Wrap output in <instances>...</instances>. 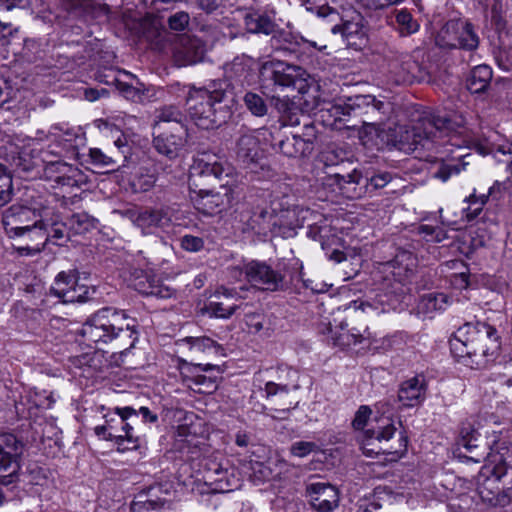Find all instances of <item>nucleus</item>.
<instances>
[{"label": "nucleus", "mask_w": 512, "mask_h": 512, "mask_svg": "<svg viewBox=\"0 0 512 512\" xmlns=\"http://www.w3.org/2000/svg\"><path fill=\"white\" fill-rule=\"evenodd\" d=\"M234 92L228 80L212 81L205 87L191 88L187 96L190 118L201 129H216L227 122Z\"/></svg>", "instance_id": "nucleus-1"}, {"label": "nucleus", "mask_w": 512, "mask_h": 512, "mask_svg": "<svg viewBox=\"0 0 512 512\" xmlns=\"http://www.w3.org/2000/svg\"><path fill=\"white\" fill-rule=\"evenodd\" d=\"M80 335L90 343L119 342L118 348L134 347L138 340L137 321L123 310L104 307L91 315L82 325Z\"/></svg>", "instance_id": "nucleus-2"}, {"label": "nucleus", "mask_w": 512, "mask_h": 512, "mask_svg": "<svg viewBox=\"0 0 512 512\" xmlns=\"http://www.w3.org/2000/svg\"><path fill=\"white\" fill-rule=\"evenodd\" d=\"M498 340V331L488 323L466 322L454 333L450 350L459 361L479 368L486 364L487 356L499 348Z\"/></svg>", "instance_id": "nucleus-3"}, {"label": "nucleus", "mask_w": 512, "mask_h": 512, "mask_svg": "<svg viewBox=\"0 0 512 512\" xmlns=\"http://www.w3.org/2000/svg\"><path fill=\"white\" fill-rule=\"evenodd\" d=\"M193 170L203 176H213L220 181L227 179L220 185L219 191L200 190L197 193L193 203L199 212L212 216L232 205L235 195L238 194V186L234 183V169L231 165L203 156L195 161Z\"/></svg>", "instance_id": "nucleus-4"}, {"label": "nucleus", "mask_w": 512, "mask_h": 512, "mask_svg": "<svg viewBox=\"0 0 512 512\" xmlns=\"http://www.w3.org/2000/svg\"><path fill=\"white\" fill-rule=\"evenodd\" d=\"M397 428L389 418H381L378 425L363 431L359 435V441L363 453L368 457L385 454L390 456V461H396L407 450V437L400 431L398 438L394 439Z\"/></svg>", "instance_id": "nucleus-5"}, {"label": "nucleus", "mask_w": 512, "mask_h": 512, "mask_svg": "<svg viewBox=\"0 0 512 512\" xmlns=\"http://www.w3.org/2000/svg\"><path fill=\"white\" fill-rule=\"evenodd\" d=\"M476 490L482 501L493 506H506L512 497V467L503 457L483 466L476 477Z\"/></svg>", "instance_id": "nucleus-6"}, {"label": "nucleus", "mask_w": 512, "mask_h": 512, "mask_svg": "<svg viewBox=\"0 0 512 512\" xmlns=\"http://www.w3.org/2000/svg\"><path fill=\"white\" fill-rule=\"evenodd\" d=\"M450 129L451 121L448 118L428 115L419 119L412 129L404 126L398 127L395 131L398 137L395 140V145L404 151H414L418 146L428 148V144L448 135Z\"/></svg>", "instance_id": "nucleus-7"}, {"label": "nucleus", "mask_w": 512, "mask_h": 512, "mask_svg": "<svg viewBox=\"0 0 512 512\" xmlns=\"http://www.w3.org/2000/svg\"><path fill=\"white\" fill-rule=\"evenodd\" d=\"M333 109L335 115L359 118L363 126L379 130L389 119L391 104L378 100L373 95H355L343 103L336 104Z\"/></svg>", "instance_id": "nucleus-8"}, {"label": "nucleus", "mask_w": 512, "mask_h": 512, "mask_svg": "<svg viewBox=\"0 0 512 512\" xmlns=\"http://www.w3.org/2000/svg\"><path fill=\"white\" fill-rule=\"evenodd\" d=\"M305 70L297 65L282 61H268L259 69V81L263 94L274 92L276 88L294 87L306 79Z\"/></svg>", "instance_id": "nucleus-9"}, {"label": "nucleus", "mask_w": 512, "mask_h": 512, "mask_svg": "<svg viewBox=\"0 0 512 512\" xmlns=\"http://www.w3.org/2000/svg\"><path fill=\"white\" fill-rule=\"evenodd\" d=\"M45 209L14 204L2 216V224L10 238L32 235L41 227L45 229Z\"/></svg>", "instance_id": "nucleus-10"}, {"label": "nucleus", "mask_w": 512, "mask_h": 512, "mask_svg": "<svg viewBox=\"0 0 512 512\" xmlns=\"http://www.w3.org/2000/svg\"><path fill=\"white\" fill-rule=\"evenodd\" d=\"M117 422L121 427L123 434L114 433V419H107L104 425H99L94 428V432L98 437L107 441H113L119 452H126L129 450H136L140 447V437L134 433V427L129 418L136 412L132 407L116 408Z\"/></svg>", "instance_id": "nucleus-11"}, {"label": "nucleus", "mask_w": 512, "mask_h": 512, "mask_svg": "<svg viewBox=\"0 0 512 512\" xmlns=\"http://www.w3.org/2000/svg\"><path fill=\"white\" fill-rule=\"evenodd\" d=\"M23 443L13 434L0 436V483L8 486L18 481Z\"/></svg>", "instance_id": "nucleus-12"}, {"label": "nucleus", "mask_w": 512, "mask_h": 512, "mask_svg": "<svg viewBox=\"0 0 512 512\" xmlns=\"http://www.w3.org/2000/svg\"><path fill=\"white\" fill-rule=\"evenodd\" d=\"M239 272L245 275V279L253 287L267 291H277L284 287L285 275L280 269L273 268L265 261L245 262Z\"/></svg>", "instance_id": "nucleus-13"}, {"label": "nucleus", "mask_w": 512, "mask_h": 512, "mask_svg": "<svg viewBox=\"0 0 512 512\" xmlns=\"http://www.w3.org/2000/svg\"><path fill=\"white\" fill-rule=\"evenodd\" d=\"M189 142L187 125H176L170 129L153 130L152 144L154 149L169 160L180 157Z\"/></svg>", "instance_id": "nucleus-14"}, {"label": "nucleus", "mask_w": 512, "mask_h": 512, "mask_svg": "<svg viewBox=\"0 0 512 512\" xmlns=\"http://www.w3.org/2000/svg\"><path fill=\"white\" fill-rule=\"evenodd\" d=\"M291 211L283 208L278 201H273L270 208H258L250 218V225L258 233L270 231L275 233V228L289 224L288 219Z\"/></svg>", "instance_id": "nucleus-15"}, {"label": "nucleus", "mask_w": 512, "mask_h": 512, "mask_svg": "<svg viewBox=\"0 0 512 512\" xmlns=\"http://www.w3.org/2000/svg\"><path fill=\"white\" fill-rule=\"evenodd\" d=\"M240 295L235 289L219 287L206 305V311L213 317L228 319L241 308Z\"/></svg>", "instance_id": "nucleus-16"}, {"label": "nucleus", "mask_w": 512, "mask_h": 512, "mask_svg": "<svg viewBox=\"0 0 512 512\" xmlns=\"http://www.w3.org/2000/svg\"><path fill=\"white\" fill-rule=\"evenodd\" d=\"M268 130L261 129L243 133L236 142V155L238 160L245 166L256 164L262 158L260 147V136L265 138Z\"/></svg>", "instance_id": "nucleus-17"}, {"label": "nucleus", "mask_w": 512, "mask_h": 512, "mask_svg": "<svg viewBox=\"0 0 512 512\" xmlns=\"http://www.w3.org/2000/svg\"><path fill=\"white\" fill-rule=\"evenodd\" d=\"M133 223L142 230L143 234H154L163 230L171 223L168 212L163 208H146L139 212H127Z\"/></svg>", "instance_id": "nucleus-18"}, {"label": "nucleus", "mask_w": 512, "mask_h": 512, "mask_svg": "<svg viewBox=\"0 0 512 512\" xmlns=\"http://www.w3.org/2000/svg\"><path fill=\"white\" fill-rule=\"evenodd\" d=\"M306 495L312 508L318 512H331L339 504L338 490L329 483H310L306 486Z\"/></svg>", "instance_id": "nucleus-19"}, {"label": "nucleus", "mask_w": 512, "mask_h": 512, "mask_svg": "<svg viewBox=\"0 0 512 512\" xmlns=\"http://www.w3.org/2000/svg\"><path fill=\"white\" fill-rule=\"evenodd\" d=\"M331 33L340 35L341 40L349 47L360 48L366 37L362 17L355 14L350 20L341 19L339 24L331 27Z\"/></svg>", "instance_id": "nucleus-20"}, {"label": "nucleus", "mask_w": 512, "mask_h": 512, "mask_svg": "<svg viewBox=\"0 0 512 512\" xmlns=\"http://www.w3.org/2000/svg\"><path fill=\"white\" fill-rule=\"evenodd\" d=\"M207 52V44L198 36L181 37L175 57L180 65H193L201 62Z\"/></svg>", "instance_id": "nucleus-21"}, {"label": "nucleus", "mask_w": 512, "mask_h": 512, "mask_svg": "<svg viewBox=\"0 0 512 512\" xmlns=\"http://www.w3.org/2000/svg\"><path fill=\"white\" fill-rule=\"evenodd\" d=\"M427 381L419 374L403 381L398 390V400L405 407H415L426 398Z\"/></svg>", "instance_id": "nucleus-22"}, {"label": "nucleus", "mask_w": 512, "mask_h": 512, "mask_svg": "<svg viewBox=\"0 0 512 512\" xmlns=\"http://www.w3.org/2000/svg\"><path fill=\"white\" fill-rule=\"evenodd\" d=\"M388 68L397 83H410L415 77L417 63L406 53H397L388 58Z\"/></svg>", "instance_id": "nucleus-23"}, {"label": "nucleus", "mask_w": 512, "mask_h": 512, "mask_svg": "<svg viewBox=\"0 0 512 512\" xmlns=\"http://www.w3.org/2000/svg\"><path fill=\"white\" fill-rule=\"evenodd\" d=\"M133 287L143 295L155 296L158 298H168L171 292L168 287H164L159 279L150 275L147 271L139 270L135 272Z\"/></svg>", "instance_id": "nucleus-24"}, {"label": "nucleus", "mask_w": 512, "mask_h": 512, "mask_svg": "<svg viewBox=\"0 0 512 512\" xmlns=\"http://www.w3.org/2000/svg\"><path fill=\"white\" fill-rule=\"evenodd\" d=\"M347 326V323L341 322L339 332L333 331L332 327L328 328V331L331 334L330 339L332 340L333 345L345 349L352 345L362 343L363 340L370 337V333L367 327L362 330L356 327L348 330L346 329Z\"/></svg>", "instance_id": "nucleus-25"}, {"label": "nucleus", "mask_w": 512, "mask_h": 512, "mask_svg": "<svg viewBox=\"0 0 512 512\" xmlns=\"http://www.w3.org/2000/svg\"><path fill=\"white\" fill-rule=\"evenodd\" d=\"M273 147L278 148L287 157L297 158L311 154L314 144L311 139H303L300 136L292 135L279 140L276 144H273Z\"/></svg>", "instance_id": "nucleus-26"}, {"label": "nucleus", "mask_w": 512, "mask_h": 512, "mask_svg": "<svg viewBox=\"0 0 512 512\" xmlns=\"http://www.w3.org/2000/svg\"><path fill=\"white\" fill-rule=\"evenodd\" d=\"M227 75L241 86L250 85L254 80V61L250 57H237L230 64Z\"/></svg>", "instance_id": "nucleus-27"}, {"label": "nucleus", "mask_w": 512, "mask_h": 512, "mask_svg": "<svg viewBox=\"0 0 512 512\" xmlns=\"http://www.w3.org/2000/svg\"><path fill=\"white\" fill-rule=\"evenodd\" d=\"M244 24L248 32L255 34H273L277 28V24L265 12L252 11L244 16Z\"/></svg>", "instance_id": "nucleus-28"}, {"label": "nucleus", "mask_w": 512, "mask_h": 512, "mask_svg": "<svg viewBox=\"0 0 512 512\" xmlns=\"http://www.w3.org/2000/svg\"><path fill=\"white\" fill-rule=\"evenodd\" d=\"M58 170L60 175L56 176L55 182L62 188L72 190L88 183L87 175L77 167L63 163L59 165Z\"/></svg>", "instance_id": "nucleus-29"}, {"label": "nucleus", "mask_w": 512, "mask_h": 512, "mask_svg": "<svg viewBox=\"0 0 512 512\" xmlns=\"http://www.w3.org/2000/svg\"><path fill=\"white\" fill-rule=\"evenodd\" d=\"M179 347L188 348L193 355L201 353L222 354L223 348L209 337H185L177 341Z\"/></svg>", "instance_id": "nucleus-30"}, {"label": "nucleus", "mask_w": 512, "mask_h": 512, "mask_svg": "<svg viewBox=\"0 0 512 512\" xmlns=\"http://www.w3.org/2000/svg\"><path fill=\"white\" fill-rule=\"evenodd\" d=\"M390 265L393 268V275L399 281H404L413 275L417 267V258L412 252L401 250L395 255Z\"/></svg>", "instance_id": "nucleus-31"}, {"label": "nucleus", "mask_w": 512, "mask_h": 512, "mask_svg": "<svg viewBox=\"0 0 512 512\" xmlns=\"http://www.w3.org/2000/svg\"><path fill=\"white\" fill-rule=\"evenodd\" d=\"M462 29V19L447 21L435 37L436 45L442 49H457L460 43L457 40V35Z\"/></svg>", "instance_id": "nucleus-32"}, {"label": "nucleus", "mask_w": 512, "mask_h": 512, "mask_svg": "<svg viewBox=\"0 0 512 512\" xmlns=\"http://www.w3.org/2000/svg\"><path fill=\"white\" fill-rule=\"evenodd\" d=\"M176 125H187L186 116L179 108L173 105H168L163 106L157 111L153 130L170 129V127H175Z\"/></svg>", "instance_id": "nucleus-33"}, {"label": "nucleus", "mask_w": 512, "mask_h": 512, "mask_svg": "<svg viewBox=\"0 0 512 512\" xmlns=\"http://www.w3.org/2000/svg\"><path fill=\"white\" fill-rule=\"evenodd\" d=\"M304 37L293 34L290 31L278 30L272 34L271 46L275 50L283 51L286 53H296L302 47Z\"/></svg>", "instance_id": "nucleus-34"}, {"label": "nucleus", "mask_w": 512, "mask_h": 512, "mask_svg": "<svg viewBox=\"0 0 512 512\" xmlns=\"http://www.w3.org/2000/svg\"><path fill=\"white\" fill-rule=\"evenodd\" d=\"M63 282H59L57 286H51L50 294L60 299L62 303H83L88 300V289L84 285L76 284L71 285L70 288H67V291L62 289L60 286Z\"/></svg>", "instance_id": "nucleus-35"}, {"label": "nucleus", "mask_w": 512, "mask_h": 512, "mask_svg": "<svg viewBox=\"0 0 512 512\" xmlns=\"http://www.w3.org/2000/svg\"><path fill=\"white\" fill-rule=\"evenodd\" d=\"M492 69L488 65L474 67L467 78V88L471 93L484 92L490 85Z\"/></svg>", "instance_id": "nucleus-36"}, {"label": "nucleus", "mask_w": 512, "mask_h": 512, "mask_svg": "<svg viewBox=\"0 0 512 512\" xmlns=\"http://www.w3.org/2000/svg\"><path fill=\"white\" fill-rule=\"evenodd\" d=\"M395 29L403 36L418 32L420 24L407 9L395 10Z\"/></svg>", "instance_id": "nucleus-37"}, {"label": "nucleus", "mask_w": 512, "mask_h": 512, "mask_svg": "<svg viewBox=\"0 0 512 512\" xmlns=\"http://www.w3.org/2000/svg\"><path fill=\"white\" fill-rule=\"evenodd\" d=\"M217 368L216 365L212 364H191L187 361H182L179 366V376L181 383L190 388L194 389L193 382L199 372H206Z\"/></svg>", "instance_id": "nucleus-38"}, {"label": "nucleus", "mask_w": 512, "mask_h": 512, "mask_svg": "<svg viewBox=\"0 0 512 512\" xmlns=\"http://www.w3.org/2000/svg\"><path fill=\"white\" fill-rule=\"evenodd\" d=\"M449 303V298L443 293H428L421 297L418 309L424 314H431L444 310Z\"/></svg>", "instance_id": "nucleus-39"}, {"label": "nucleus", "mask_w": 512, "mask_h": 512, "mask_svg": "<svg viewBox=\"0 0 512 512\" xmlns=\"http://www.w3.org/2000/svg\"><path fill=\"white\" fill-rule=\"evenodd\" d=\"M462 31L457 35L459 46L457 49H463L466 51H474L478 48L480 38L475 31L473 24L466 20H462Z\"/></svg>", "instance_id": "nucleus-40"}, {"label": "nucleus", "mask_w": 512, "mask_h": 512, "mask_svg": "<svg viewBox=\"0 0 512 512\" xmlns=\"http://www.w3.org/2000/svg\"><path fill=\"white\" fill-rule=\"evenodd\" d=\"M65 225L73 234H84L95 226L94 219L84 212L71 215L66 220Z\"/></svg>", "instance_id": "nucleus-41"}, {"label": "nucleus", "mask_w": 512, "mask_h": 512, "mask_svg": "<svg viewBox=\"0 0 512 512\" xmlns=\"http://www.w3.org/2000/svg\"><path fill=\"white\" fill-rule=\"evenodd\" d=\"M482 439L477 431L470 425H464L460 430V435L457 441L458 454L463 451L466 452L474 446H480Z\"/></svg>", "instance_id": "nucleus-42"}, {"label": "nucleus", "mask_w": 512, "mask_h": 512, "mask_svg": "<svg viewBox=\"0 0 512 512\" xmlns=\"http://www.w3.org/2000/svg\"><path fill=\"white\" fill-rule=\"evenodd\" d=\"M243 101L246 109L256 117H263L268 112L266 100L259 93L249 91L244 95Z\"/></svg>", "instance_id": "nucleus-43"}, {"label": "nucleus", "mask_w": 512, "mask_h": 512, "mask_svg": "<svg viewBox=\"0 0 512 512\" xmlns=\"http://www.w3.org/2000/svg\"><path fill=\"white\" fill-rule=\"evenodd\" d=\"M46 236V231L44 228H40L35 231L34 234L28 235L31 241H38L35 246H19L16 248V252L19 256H34L39 254L44 248L46 243L48 242V238Z\"/></svg>", "instance_id": "nucleus-44"}, {"label": "nucleus", "mask_w": 512, "mask_h": 512, "mask_svg": "<svg viewBox=\"0 0 512 512\" xmlns=\"http://www.w3.org/2000/svg\"><path fill=\"white\" fill-rule=\"evenodd\" d=\"M488 446L480 445V446H474L472 449L463 452L461 451L459 453V457L465 458L467 460L473 461L475 463H479L482 460H485L488 458L489 464H494L499 461V458L502 457V455L494 454L493 452H487Z\"/></svg>", "instance_id": "nucleus-45"}, {"label": "nucleus", "mask_w": 512, "mask_h": 512, "mask_svg": "<svg viewBox=\"0 0 512 512\" xmlns=\"http://www.w3.org/2000/svg\"><path fill=\"white\" fill-rule=\"evenodd\" d=\"M469 156V154L459 155L458 159H461V164L442 163L437 171H435L434 177L442 182H446L452 175L459 174L462 170H465L466 166L469 164L465 161V158Z\"/></svg>", "instance_id": "nucleus-46"}, {"label": "nucleus", "mask_w": 512, "mask_h": 512, "mask_svg": "<svg viewBox=\"0 0 512 512\" xmlns=\"http://www.w3.org/2000/svg\"><path fill=\"white\" fill-rule=\"evenodd\" d=\"M468 206L463 208V214L467 221H472L476 219L483 210V206L488 201L487 196L482 194L480 196H476L475 194H471L466 199Z\"/></svg>", "instance_id": "nucleus-47"}, {"label": "nucleus", "mask_w": 512, "mask_h": 512, "mask_svg": "<svg viewBox=\"0 0 512 512\" xmlns=\"http://www.w3.org/2000/svg\"><path fill=\"white\" fill-rule=\"evenodd\" d=\"M89 158L91 163L98 168H105L107 171H114L117 166V160L112 156H108L98 148L89 150Z\"/></svg>", "instance_id": "nucleus-48"}, {"label": "nucleus", "mask_w": 512, "mask_h": 512, "mask_svg": "<svg viewBox=\"0 0 512 512\" xmlns=\"http://www.w3.org/2000/svg\"><path fill=\"white\" fill-rule=\"evenodd\" d=\"M498 163L506 166V169L512 173V142L498 145L495 150L490 151Z\"/></svg>", "instance_id": "nucleus-49"}, {"label": "nucleus", "mask_w": 512, "mask_h": 512, "mask_svg": "<svg viewBox=\"0 0 512 512\" xmlns=\"http://www.w3.org/2000/svg\"><path fill=\"white\" fill-rule=\"evenodd\" d=\"M114 85L116 89L119 91V93L127 100H131L134 102L141 100L142 93L138 88L134 87L132 84L122 81L119 78H116L114 80Z\"/></svg>", "instance_id": "nucleus-50"}, {"label": "nucleus", "mask_w": 512, "mask_h": 512, "mask_svg": "<svg viewBox=\"0 0 512 512\" xmlns=\"http://www.w3.org/2000/svg\"><path fill=\"white\" fill-rule=\"evenodd\" d=\"M143 497L144 495H139L138 500L133 502L131 507L133 512L157 510L160 509L165 503V500H162L160 498H147L143 500Z\"/></svg>", "instance_id": "nucleus-51"}, {"label": "nucleus", "mask_w": 512, "mask_h": 512, "mask_svg": "<svg viewBox=\"0 0 512 512\" xmlns=\"http://www.w3.org/2000/svg\"><path fill=\"white\" fill-rule=\"evenodd\" d=\"M155 183L154 174L141 172L134 177L132 187L136 192H146L153 188Z\"/></svg>", "instance_id": "nucleus-52"}, {"label": "nucleus", "mask_w": 512, "mask_h": 512, "mask_svg": "<svg viewBox=\"0 0 512 512\" xmlns=\"http://www.w3.org/2000/svg\"><path fill=\"white\" fill-rule=\"evenodd\" d=\"M47 212L44 214V221H45V231L46 236L49 239L53 240H61L64 239L65 234V228H67V225L65 223H58L56 221H49L46 219Z\"/></svg>", "instance_id": "nucleus-53"}, {"label": "nucleus", "mask_w": 512, "mask_h": 512, "mask_svg": "<svg viewBox=\"0 0 512 512\" xmlns=\"http://www.w3.org/2000/svg\"><path fill=\"white\" fill-rule=\"evenodd\" d=\"M168 26L174 31H183L187 28L190 22V16L185 11H178L168 18Z\"/></svg>", "instance_id": "nucleus-54"}, {"label": "nucleus", "mask_w": 512, "mask_h": 512, "mask_svg": "<svg viewBox=\"0 0 512 512\" xmlns=\"http://www.w3.org/2000/svg\"><path fill=\"white\" fill-rule=\"evenodd\" d=\"M245 323L250 332L258 333L265 328L266 318L262 313H248L245 315Z\"/></svg>", "instance_id": "nucleus-55"}, {"label": "nucleus", "mask_w": 512, "mask_h": 512, "mask_svg": "<svg viewBox=\"0 0 512 512\" xmlns=\"http://www.w3.org/2000/svg\"><path fill=\"white\" fill-rule=\"evenodd\" d=\"M180 245L188 252H198L204 247V240L201 237L186 234L180 238Z\"/></svg>", "instance_id": "nucleus-56"}, {"label": "nucleus", "mask_w": 512, "mask_h": 512, "mask_svg": "<svg viewBox=\"0 0 512 512\" xmlns=\"http://www.w3.org/2000/svg\"><path fill=\"white\" fill-rule=\"evenodd\" d=\"M317 445L314 442L309 441H298L291 445L290 453L293 456L303 458L309 455L311 452L317 450Z\"/></svg>", "instance_id": "nucleus-57"}, {"label": "nucleus", "mask_w": 512, "mask_h": 512, "mask_svg": "<svg viewBox=\"0 0 512 512\" xmlns=\"http://www.w3.org/2000/svg\"><path fill=\"white\" fill-rule=\"evenodd\" d=\"M309 2H310V0H307L305 2L306 9L308 11L315 12L317 14V16H319L321 18H329L330 22H334L337 19H339V13L332 7H330L326 4L315 6V7H309L308 6Z\"/></svg>", "instance_id": "nucleus-58"}, {"label": "nucleus", "mask_w": 512, "mask_h": 512, "mask_svg": "<svg viewBox=\"0 0 512 512\" xmlns=\"http://www.w3.org/2000/svg\"><path fill=\"white\" fill-rule=\"evenodd\" d=\"M78 279V272L75 270H70L68 272L61 271L55 277L54 284L52 286H57L59 282H63L60 286H62L64 291H67V288H70L71 285L76 284Z\"/></svg>", "instance_id": "nucleus-59"}, {"label": "nucleus", "mask_w": 512, "mask_h": 512, "mask_svg": "<svg viewBox=\"0 0 512 512\" xmlns=\"http://www.w3.org/2000/svg\"><path fill=\"white\" fill-rule=\"evenodd\" d=\"M371 409L368 406L362 405L359 407L355 414V418L352 422V425L357 430H363L366 426L367 421L371 415Z\"/></svg>", "instance_id": "nucleus-60"}, {"label": "nucleus", "mask_w": 512, "mask_h": 512, "mask_svg": "<svg viewBox=\"0 0 512 512\" xmlns=\"http://www.w3.org/2000/svg\"><path fill=\"white\" fill-rule=\"evenodd\" d=\"M391 180L392 176L389 172H380L366 179L367 183L374 189L385 187Z\"/></svg>", "instance_id": "nucleus-61"}, {"label": "nucleus", "mask_w": 512, "mask_h": 512, "mask_svg": "<svg viewBox=\"0 0 512 512\" xmlns=\"http://www.w3.org/2000/svg\"><path fill=\"white\" fill-rule=\"evenodd\" d=\"M221 0H194L195 7L206 14L215 13L220 7Z\"/></svg>", "instance_id": "nucleus-62"}, {"label": "nucleus", "mask_w": 512, "mask_h": 512, "mask_svg": "<svg viewBox=\"0 0 512 512\" xmlns=\"http://www.w3.org/2000/svg\"><path fill=\"white\" fill-rule=\"evenodd\" d=\"M506 190H507V183L506 182L496 181L489 188L488 194L486 195L487 196V200L489 198H491L494 201L501 200L504 197V195L506 193Z\"/></svg>", "instance_id": "nucleus-63"}, {"label": "nucleus", "mask_w": 512, "mask_h": 512, "mask_svg": "<svg viewBox=\"0 0 512 512\" xmlns=\"http://www.w3.org/2000/svg\"><path fill=\"white\" fill-rule=\"evenodd\" d=\"M469 499L466 496H463L458 499H453L447 504V509L449 512H468L469 507L468 504Z\"/></svg>", "instance_id": "nucleus-64"}]
</instances>
